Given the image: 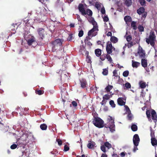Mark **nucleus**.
<instances>
[{
	"label": "nucleus",
	"instance_id": "f257e3e1",
	"mask_svg": "<svg viewBox=\"0 0 157 157\" xmlns=\"http://www.w3.org/2000/svg\"><path fill=\"white\" fill-rule=\"evenodd\" d=\"M64 40L63 39H57L51 43L52 44V48L53 51L54 52L56 50L61 48L62 47V43Z\"/></svg>",
	"mask_w": 157,
	"mask_h": 157
},
{
	"label": "nucleus",
	"instance_id": "f03ea898",
	"mask_svg": "<svg viewBox=\"0 0 157 157\" xmlns=\"http://www.w3.org/2000/svg\"><path fill=\"white\" fill-rule=\"evenodd\" d=\"M156 36L153 31H151L149 33L148 37L146 38V42L147 44H150L152 47H154L156 40Z\"/></svg>",
	"mask_w": 157,
	"mask_h": 157
},
{
	"label": "nucleus",
	"instance_id": "7ed1b4c3",
	"mask_svg": "<svg viewBox=\"0 0 157 157\" xmlns=\"http://www.w3.org/2000/svg\"><path fill=\"white\" fill-rule=\"evenodd\" d=\"M92 120L93 123L96 127L100 128L104 127V121L100 117L93 118Z\"/></svg>",
	"mask_w": 157,
	"mask_h": 157
},
{
	"label": "nucleus",
	"instance_id": "20e7f679",
	"mask_svg": "<svg viewBox=\"0 0 157 157\" xmlns=\"http://www.w3.org/2000/svg\"><path fill=\"white\" fill-rule=\"evenodd\" d=\"M37 32L39 36V38L37 40L38 42H41L42 41L43 38L44 37L46 32L44 29L42 28H39L37 29Z\"/></svg>",
	"mask_w": 157,
	"mask_h": 157
},
{
	"label": "nucleus",
	"instance_id": "39448f33",
	"mask_svg": "<svg viewBox=\"0 0 157 157\" xmlns=\"http://www.w3.org/2000/svg\"><path fill=\"white\" fill-rule=\"evenodd\" d=\"M98 31V25H93V28L88 33V35L92 36H94L97 35Z\"/></svg>",
	"mask_w": 157,
	"mask_h": 157
},
{
	"label": "nucleus",
	"instance_id": "423d86ee",
	"mask_svg": "<svg viewBox=\"0 0 157 157\" xmlns=\"http://www.w3.org/2000/svg\"><path fill=\"white\" fill-rule=\"evenodd\" d=\"M36 11L37 13L41 16V17L46 16L48 13L47 10L43 6L39 7Z\"/></svg>",
	"mask_w": 157,
	"mask_h": 157
},
{
	"label": "nucleus",
	"instance_id": "0eeeda50",
	"mask_svg": "<svg viewBox=\"0 0 157 157\" xmlns=\"http://www.w3.org/2000/svg\"><path fill=\"white\" fill-rule=\"evenodd\" d=\"M106 51L108 54H111L112 53V49L115 50V48L113 47L110 42L108 41L106 44Z\"/></svg>",
	"mask_w": 157,
	"mask_h": 157
},
{
	"label": "nucleus",
	"instance_id": "6e6552de",
	"mask_svg": "<svg viewBox=\"0 0 157 157\" xmlns=\"http://www.w3.org/2000/svg\"><path fill=\"white\" fill-rule=\"evenodd\" d=\"M145 10L143 7H140L137 10V13L139 15L142 14V17L145 18L147 15V13L145 11Z\"/></svg>",
	"mask_w": 157,
	"mask_h": 157
},
{
	"label": "nucleus",
	"instance_id": "1a4fd4ad",
	"mask_svg": "<svg viewBox=\"0 0 157 157\" xmlns=\"http://www.w3.org/2000/svg\"><path fill=\"white\" fill-rule=\"evenodd\" d=\"M138 54L139 57L140 58H145L146 56V53L141 47L140 46L138 49Z\"/></svg>",
	"mask_w": 157,
	"mask_h": 157
},
{
	"label": "nucleus",
	"instance_id": "9d476101",
	"mask_svg": "<svg viewBox=\"0 0 157 157\" xmlns=\"http://www.w3.org/2000/svg\"><path fill=\"white\" fill-rule=\"evenodd\" d=\"M133 141L135 146H138V145L140 141V139L138 134H135L134 135Z\"/></svg>",
	"mask_w": 157,
	"mask_h": 157
},
{
	"label": "nucleus",
	"instance_id": "9b49d317",
	"mask_svg": "<svg viewBox=\"0 0 157 157\" xmlns=\"http://www.w3.org/2000/svg\"><path fill=\"white\" fill-rule=\"evenodd\" d=\"M106 128H109L111 132H113L115 131V126L114 122L112 121L111 124L109 123V124L107 125L106 124H104V126Z\"/></svg>",
	"mask_w": 157,
	"mask_h": 157
},
{
	"label": "nucleus",
	"instance_id": "f8f14e48",
	"mask_svg": "<svg viewBox=\"0 0 157 157\" xmlns=\"http://www.w3.org/2000/svg\"><path fill=\"white\" fill-rule=\"evenodd\" d=\"M78 8L79 11L81 13L82 15L85 16L86 15V12L83 4L80 3L78 6Z\"/></svg>",
	"mask_w": 157,
	"mask_h": 157
},
{
	"label": "nucleus",
	"instance_id": "ddd939ff",
	"mask_svg": "<svg viewBox=\"0 0 157 157\" xmlns=\"http://www.w3.org/2000/svg\"><path fill=\"white\" fill-rule=\"evenodd\" d=\"M92 36H90L88 35L84 40V42L86 45L89 47H90L92 45V44L90 41V40L91 39Z\"/></svg>",
	"mask_w": 157,
	"mask_h": 157
},
{
	"label": "nucleus",
	"instance_id": "4468645a",
	"mask_svg": "<svg viewBox=\"0 0 157 157\" xmlns=\"http://www.w3.org/2000/svg\"><path fill=\"white\" fill-rule=\"evenodd\" d=\"M124 100L125 101L126 99L122 97L118 98L117 100V102L118 105L120 106H123L125 105V101H124Z\"/></svg>",
	"mask_w": 157,
	"mask_h": 157
},
{
	"label": "nucleus",
	"instance_id": "2eb2a0df",
	"mask_svg": "<svg viewBox=\"0 0 157 157\" xmlns=\"http://www.w3.org/2000/svg\"><path fill=\"white\" fill-rule=\"evenodd\" d=\"M27 108H25L23 109L21 107H18L17 108V111L20 115L22 116L23 114H25V111H27Z\"/></svg>",
	"mask_w": 157,
	"mask_h": 157
},
{
	"label": "nucleus",
	"instance_id": "dca6fc26",
	"mask_svg": "<svg viewBox=\"0 0 157 157\" xmlns=\"http://www.w3.org/2000/svg\"><path fill=\"white\" fill-rule=\"evenodd\" d=\"M81 87L82 88H87V82L85 79H82L80 81Z\"/></svg>",
	"mask_w": 157,
	"mask_h": 157
},
{
	"label": "nucleus",
	"instance_id": "f3484780",
	"mask_svg": "<svg viewBox=\"0 0 157 157\" xmlns=\"http://www.w3.org/2000/svg\"><path fill=\"white\" fill-rule=\"evenodd\" d=\"M18 26L19 25H18L17 23L13 24L11 25V26H10V28L11 29V30L12 31H14L13 33H15V30L17 29Z\"/></svg>",
	"mask_w": 157,
	"mask_h": 157
},
{
	"label": "nucleus",
	"instance_id": "a211bd4d",
	"mask_svg": "<svg viewBox=\"0 0 157 157\" xmlns=\"http://www.w3.org/2000/svg\"><path fill=\"white\" fill-rule=\"evenodd\" d=\"M141 63L142 67L144 68L147 67V59L144 58L142 59Z\"/></svg>",
	"mask_w": 157,
	"mask_h": 157
},
{
	"label": "nucleus",
	"instance_id": "6ab92c4d",
	"mask_svg": "<svg viewBox=\"0 0 157 157\" xmlns=\"http://www.w3.org/2000/svg\"><path fill=\"white\" fill-rule=\"evenodd\" d=\"M151 114L152 119L153 120H157V116L155 111L152 109L151 111Z\"/></svg>",
	"mask_w": 157,
	"mask_h": 157
},
{
	"label": "nucleus",
	"instance_id": "aec40b11",
	"mask_svg": "<svg viewBox=\"0 0 157 157\" xmlns=\"http://www.w3.org/2000/svg\"><path fill=\"white\" fill-rule=\"evenodd\" d=\"M95 145V144L94 142L90 141H89V143L87 145V147L89 149H91L93 148Z\"/></svg>",
	"mask_w": 157,
	"mask_h": 157
},
{
	"label": "nucleus",
	"instance_id": "412c9836",
	"mask_svg": "<svg viewBox=\"0 0 157 157\" xmlns=\"http://www.w3.org/2000/svg\"><path fill=\"white\" fill-rule=\"evenodd\" d=\"M95 54L97 57H99L101 54V50L99 48H97L95 50Z\"/></svg>",
	"mask_w": 157,
	"mask_h": 157
},
{
	"label": "nucleus",
	"instance_id": "4be33fe9",
	"mask_svg": "<svg viewBox=\"0 0 157 157\" xmlns=\"http://www.w3.org/2000/svg\"><path fill=\"white\" fill-rule=\"evenodd\" d=\"M140 64V63L135 61L133 60H132V66L134 68H137Z\"/></svg>",
	"mask_w": 157,
	"mask_h": 157
},
{
	"label": "nucleus",
	"instance_id": "5701e85b",
	"mask_svg": "<svg viewBox=\"0 0 157 157\" xmlns=\"http://www.w3.org/2000/svg\"><path fill=\"white\" fill-rule=\"evenodd\" d=\"M152 145L154 147H156L157 145V140L155 138L152 137L151 139Z\"/></svg>",
	"mask_w": 157,
	"mask_h": 157
},
{
	"label": "nucleus",
	"instance_id": "b1692460",
	"mask_svg": "<svg viewBox=\"0 0 157 157\" xmlns=\"http://www.w3.org/2000/svg\"><path fill=\"white\" fill-rule=\"evenodd\" d=\"M88 20L89 22L91 23L93 25H97V22L94 21V18L90 17L88 19Z\"/></svg>",
	"mask_w": 157,
	"mask_h": 157
},
{
	"label": "nucleus",
	"instance_id": "393cba45",
	"mask_svg": "<svg viewBox=\"0 0 157 157\" xmlns=\"http://www.w3.org/2000/svg\"><path fill=\"white\" fill-rule=\"evenodd\" d=\"M132 3V0H124V4L128 7L130 6Z\"/></svg>",
	"mask_w": 157,
	"mask_h": 157
},
{
	"label": "nucleus",
	"instance_id": "a878e982",
	"mask_svg": "<svg viewBox=\"0 0 157 157\" xmlns=\"http://www.w3.org/2000/svg\"><path fill=\"white\" fill-rule=\"evenodd\" d=\"M110 40L112 42L116 43L118 42V39L114 36H111Z\"/></svg>",
	"mask_w": 157,
	"mask_h": 157
},
{
	"label": "nucleus",
	"instance_id": "bb28decb",
	"mask_svg": "<svg viewBox=\"0 0 157 157\" xmlns=\"http://www.w3.org/2000/svg\"><path fill=\"white\" fill-rule=\"evenodd\" d=\"M113 86L112 85L108 84L105 88V90L107 92H110V90L113 89Z\"/></svg>",
	"mask_w": 157,
	"mask_h": 157
},
{
	"label": "nucleus",
	"instance_id": "cd10ccee",
	"mask_svg": "<svg viewBox=\"0 0 157 157\" xmlns=\"http://www.w3.org/2000/svg\"><path fill=\"white\" fill-rule=\"evenodd\" d=\"M47 125L44 123L40 125V128L42 130H46L47 128Z\"/></svg>",
	"mask_w": 157,
	"mask_h": 157
},
{
	"label": "nucleus",
	"instance_id": "c85d7f7f",
	"mask_svg": "<svg viewBox=\"0 0 157 157\" xmlns=\"http://www.w3.org/2000/svg\"><path fill=\"white\" fill-rule=\"evenodd\" d=\"M35 40L33 38H30L27 41V44L29 46H30L32 45L33 43L34 42Z\"/></svg>",
	"mask_w": 157,
	"mask_h": 157
},
{
	"label": "nucleus",
	"instance_id": "c756f323",
	"mask_svg": "<svg viewBox=\"0 0 157 157\" xmlns=\"http://www.w3.org/2000/svg\"><path fill=\"white\" fill-rule=\"evenodd\" d=\"M136 22L134 21H132L131 23V26L134 30H136L137 29V27L136 26Z\"/></svg>",
	"mask_w": 157,
	"mask_h": 157
},
{
	"label": "nucleus",
	"instance_id": "7c9ffc66",
	"mask_svg": "<svg viewBox=\"0 0 157 157\" xmlns=\"http://www.w3.org/2000/svg\"><path fill=\"white\" fill-rule=\"evenodd\" d=\"M124 20L126 22H130L131 21V18L130 16H125L124 17Z\"/></svg>",
	"mask_w": 157,
	"mask_h": 157
},
{
	"label": "nucleus",
	"instance_id": "2f4dec72",
	"mask_svg": "<svg viewBox=\"0 0 157 157\" xmlns=\"http://www.w3.org/2000/svg\"><path fill=\"white\" fill-rule=\"evenodd\" d=\"M104 144L105 145V147L107 148L108 150L111 147H112L111 144L109 143L108 142H106Z\"/></svg>",
	"mask_w": 157,
	"mask_h": 157
},
{
	"label": "nucleus",
	"instance_id": "473e14b6",
	"mask_svg": "<svg viewBox=\"0 0 157 157\" xmlns=\"http://www.w3.org/2000/svg\"><path fill=\"white\" fill-rule=\"evenodd\" d=\"M109 54H107L106 55V58L110 62V63H112V59L111 57L109 55Z\"/></svg>",
	"mask_w": 157,
	"mask_h": 157
},
{
	"label": "nucleus",
	"instance_id": "72a5a7b5",
	"mask_svg": "<svg viewBox=\"0 0 157 157\" xmlns=\"http://www.w3.org/2000/svg\"><path fill=\"white\" fill-rule=\"evenodd\" d=\"M131 129L133 131H136L137 130V127L136 125L135 124H133L131 126Z\"/></svg>",
	"mask_w": 157,
	"mask_h": 157
},
{
	"label": "nucleus",
	"instance_id": "f704fd0d",
	"mask_svg": "<svg viewBox=\"0 0 157 157\" xmlns=\"http://www.w3.org/2000/svg\"><path fill=\"white\" fill-rule=\"evenodd\" d=\"M35 92L36 94L39 95H41L44 94V92L43 90H36Z\"/></svg>",
	"mask_w": 157,
	"mask_h": 157
},
{
	"label": "nucleus",
	"instance_id": "c9c22d12",
	"mask_svg": "<svg viewBox=\"0 0 157 157\" xmlns=\"http://www.w3.org/2000/svg\"><path fill=\"white\" fill-rule=\"evenodd\" d=\"M93 13L92 11L90 9H87L86 10V14L90 16H92V15Z\"/></svg>",
	"mask_w": 157,
	"mask_h": 157
},
{
	"label": "nucleus",
	"instance_id": "e433bc0d",
	"mask_svg": "<svg viewBox=\"0 0 157 157\" xmlns=\"http://www.w3.org/2000/svg\"><path fill=\"white\" fill-rule=\"evenodd\" d=\"M110 95L108 94H105L103 97V100L102 101V102H103L104 100L105 99L106 100H108L109 99V98L110 97Z\"/></svg>",
	"mask_w": 157,
	"mask_h": 157
},
{
	"label": "nucleus",
	"instance_id": "4c0bfd02",
	"mask_svg": "<svg viewBox=\"0 0 157 157\" xmlns=\"http://www.w3.org/2000/svg\"><path fill=\"white\" fill-rule=\"evenodd\" d=\"M138 28L139 31L140 32H143L144 31V27L141 25H139Z\"/></svg>",
	"mask_w": 157,
	"mask_h": 157
},
{
	"label": "nucleus",
	"instance_id": "58836bf2",
	"mask_svg": "<svg viewBox=\"0 0 157 157\" xmlns=\"http://www.w3.org/2000/svg\"><path fill=\"white\" fill-rule=\"evenodd\" d=\"M151 112L149 110H147L146 114L148 119L150 118L151 117Z\"/></svg>",
	"mask_w": 157,
	"mask_h": 157
},
{
	"label": "nucleus",
	"instance_id": "ea45409f",
	"mask_svg": "<svg viewBox=\"0 0 157 157\" xmlns=\"http://www.w3.org/2000/svg\"><path fill=\"white\" fill-rule=\"evenodd\" d=\"M140 84L141 88H144L146 87V83L145 82H140Z\"/></svg>",
	"mask_w": 157,
	"mask_h": 157
},
{
	"label": "nucleus",
	"instance_id": "a19ab883",
	"mask_svg": "<svg viewBox=\"0 0 157 157\" xmlns=\"http://www.w3.org/2000/svg\"><path fill=\"white\" fill-rule=\"evenodd\" d=\"M110 105L113 108H115L116 106V104H115L114 101L113 100H111L109 102Z\"/></svg>",
	"mask_w": 157,
	"mask_h": 157
},
{
	"label": "nucleus",
	"instance_id": "79ce46f5",
	"mask_svg": "<svg viewBox=\"0 0 157 157\" xmlns=\"http://www.w3.org/2000/svg\"><path fill=\"white\" fill-rule=\"evenodd\" d=\"M106 55L105 54H102L100 56V59L104 61L105 60V59L106 58Z\"/></svg>",
	"mask_w": 157,
	"mask_h": 157
},
{
	"label": "nucleus",
	"instance_id": "37998d69",
	"mask_svg": "<svg viewBox=\"0 0 157 157\" xmlns=\"http://www.w3.org/2000/svg\"><path fill=\"white\" fill-rule=\"evenodd\" d=\"M102 73L104 75H107L108 74V69L106 68L103 69Z\"/></svg>",
	"mask_w": 157,
	"mask_h": 157
},
{
	"label": "nucleus",
	"instance_id": "c03bdc74",
	"mask_svg": "<svg viewBox=\"0 0 157 157\" xmlns=\"http://www.w3.org/2000/svg\"><path fill=\"white\" fill-rule=\"evenodd\" d=\"M73 37V34L72 33L70 34L67 38V40L70 41L72 40Z\"/></svg>",
	"mask_w": 157,
	"mask_h": 157
},
{
	"label": "nucleus",
	"instance_id": "a18cd8bd",
	"mask_svg": "<svg viewBox=\"0 0 157 157\" xmlns=\"http://www.w3.org/2000/svg\"><path fill=\"white\" fill-rule=\"evenodd\" d=\"M129 75V71H124L123 73V75L124 77H127Z\"/></svg>",
	"mask_w": 157,
	"mask_h": 157
},
{
	"label": "nucleus",
	"instance_id": "49530a36",
	"mask_svg": "<svg viewBox=\"0 0 157 157\" xmlns=\"http://www.w3.org/2000/svg\"><path fill=\"white\" fill-rule=\"evenodd\" d=\"M133 45V42L132 41H131L130 42H128L126 46L128 47V48H131L132 46Z\"/></svg>",
	"mask_w": 157,
	"mask_h": 157
},
{
	"label": "nucleus",
	"instance_id": "de8ad7c7",
	"mask_svg": "<svg viewBox=\"0 0 157 157\" xmlns=\"http://www.w3.org/2000/svg\"><path fill=\"white\" fill-rule=\"evenodd\" d=\"M105 145L104 144L102 145H101V146L100 148L101 150L104 152H106V149H105Z\"/></svg>",
	"mask_w": 157,
	"mask_h": 157
},
{
	"label": "nucleus",
	"instance_id": "09e8293b",
	"mask_svg": "<svg viewBox=\"0 0 157 157\" xmlns=\"http://www.w3.org/2000/svg\"><path fill=\"white\" fill-rule=\"evenodd\" d=\"M140 3L142 6H145L146 1L145 0H140Z\"/></svg>",
	"mask_w": 157,
	"mask_h": 157
},
{
	"label": "nucleus",
	"instance_id": "8fccbe9b",
	"mask_svg": "<svg viewBox=\"0 0 157 157\" xmlns=\"http://www.w3.org/2000/svg\"><path fill=\"white\" fill-rule=\"evenodd\" d=\"M69 150V147L66 144L64 146L63 151H67Z\"/></svg>",
	"mask_w": 157,
	"mask_h": 157
},
{
	"label": "nucleus",
	"instance_id": "3c124183",
	"mask_svg": "<svg viewBox=\"0 0 157 157\" xmlns=\"http://www.w3.org/2000/svg\"><path fill=\"white\" fill-rule=\"evenodd\" d=\"M84 32L83 31L81 30L79 32L78 34V36L79 37H82L83 35Z\"/></svg>",
	"mask_w": 157,
	"mask_h": 157
},
{
	"label": "nucleus",
	"instance_id": "603ef678",
	"mask_svg": "<svg viewBox=\"0 0 157 157\" xmlns=\"http://www.w3.org/2000/svg\"><path fill=\"white\" fill-rule=\"evenodd\" d=\"M56 141L58 142V144L59 145H61L62 144V140L59 139H57Z\"/></svg>",
	"mask_w": 157,
	"mask_h": 157
},
{
	"label": "nucleus",
	"instance_id": "864d4df0",
	"mask_svg": "<svg viewBox=\"0 0 157 157\" xmlns=\"http://www.w3.org/2000/svg\"><path fill=\"white\" fill-rule=\"evenodd\" d=\"M17 146V144H13L10 146V148L12 149H14L16 148Z\"/></svg>",
	"mask_w": 157,
	"mask_h": 157
},
{
	"label": "nucleus",
	"instance_id": "5fc2aeb1",
	"mask_svg": "<svg viewBox=\"0 0 157 157\" xmlns=\"http://www.w3.org/2000/svg\"><path fill=\"white\" fill-rule=\"evenodd\" d=\"M125 87L127 89L130 88L131 87V85L129 83L127 82L125 84Z\"/></svg>",
	"mask_w": 157,
	"mask_h": 157
},
{
	"label": "nucleus",
	"instance_id": "6e6d98bb",
	"mask_svg": "<svg viewBox=\"0 0 157 157\" xmlns=\"http://www.w3.org/2000/svg\"><path fill=\"white\" fill-rule=\"evenodd\" d=\"M39 1L42 3L44 5L49 2V0H39Z\"/></svg>",
	"mask_w": 157,
	"mask_h": 157
},
{
	"label": "nucleus",
	"instance_id": "4d7b16f0",
	"mask_svg": "<svg viewBox=\"0 0 157 157\" xmlns=\"http://www.w3.org/2000/svg\"><path fill=\"white\" fill-rule=\"evenodd\" d=\"M113 76L117 77L118 76V74L117 73V70H115L113 72Z\"/></svg>",
	"mask_w": 157,
	"mask_h": 157
},
{
	"label": "nucleus",
	"instance_id": "13d9d810",
	"mask_svg": "<svg viewBox=\"0 0 157 157\" xmlns=\"http://www.w3.org/2000/svg\"><path fill=\"white\" fill-rule=\"evenodd\" d=\"M71 104L75 108L77 106V103L75 101H73L71 102Z\"/></svg>",
	"mask_w": 157,
	"mask_h": 157
},
{
	"label": "nucleus",
	"instance_id": "bf43d9fd",
	"mask_svg": "<svg viewBox=\"0 0 157 157\" xmlns=\"http://www.w3.org/2000/svg\"><path fill=\"white\" fill-rule=\"evenodd\" d=\"M132 36L131 35H128L126 37V39L127 41L129 42L131 41V40L132 39Z\"/></svg>",
	"mask_w": 157,
	"mask_h": 157
},
{
	"label": "nucleus",
	"instance_id": "052dcab7",
	"mask_svg": "<svg viewBox=\"0 0 157 157\" xmlns=\"http://www.w3.org/2000/svg\"><path fill=\"white\" fill-rule=\"evenodd\" d=\"M103 19L104 21L105 22H107L109 20V18L107 16H104L103 18Z\"/></svg>",
	"mask_w": 157,
	"mask_h": 157
},
{
	"label": "nucleus",
	"instance_id": "680f3d73",
	"mask_svg": "<svg viewBox=\"0 0 157 157\" xmlns=\"http://www.w3.org/2000/svg\"><path fill=\"white\" fill-rule=\"evenodd\" d=\"M101 12L102 14H104L105 13V11L104 7H102L101 10Z\"/></svg>",
	"mask_w": 157,
	"mask_h": 157
},
{
	"label": "nucleus",
	"instance_id": "e2e57ef3",
	"mask_svg": "<svg viewBox=\"0 0 157 157\" xmlns=\"http://www.w3.org/2000/svg\"><path fill=\"white\" fill-rule=\"evenodd\" d=\"M109 121L108 123L109 124H111L112 121L114 122V120H113V118L109 116Z\"/></svg>",
	"mask_w": 157,
	"mask_h": 157
},
{
	"label": "nucleus",
	"instance_id": "0e129e2a",
	"mask_svg": "<svg viewBox=\"0 0 157 157\" xmlns=\"http://www.w3.org/2000/svg\"><path fill=\"white\" fill-rule=\"evenodd\" d=\"M92 115L93 116V118H95L96 117H98V114L96 112L93 113H92Z\"/></svg>",
	"mask_w": 157,
	"mask_h": 157
},
{
	"label": "nucleus",
	"instance_id": "69168bd1",
	"mask_svg": "<svg viewBox=\"0 0 157 157\" xmlns=\"http://www.w3.org/2000/svg\"><path fill=\"white\" fill-rule=\"evenodd\" d=\"M100 4L98 2H96V3L95 7L97 8L98 9L99 8V7H100Z\"/></svg>",
	"mask_w": 157,
	"mask_h": 157
},
{
	"label": "nucleus",
	"instance_id": "338daca9",
	"mask_svg": "<svg viewBox=\"0 0 157 157\" xmlns=\"http://www.w3.org/2000/svg\"><path fill=\"white\" fill-rule=\"evenodd\" d=\"M17 145H19L20 146H22L24 147L25 145L24 144H23L22 142L20 143V142H18V143L17 144Z\"/></svg>",
	"mask_w": 157,
	"mask_h": 157
},
{
	"label": "nucleus",
	"instance_id": "774afa93",
	"mask_svg": "<svg viewBox=\"0 0 157 157\" xmlns=\"http://www.w3.org/2000/svg\"><path fill=\"white\" fill-rule=\"evenodd\" d=\"M137 146H135L134 147L133 151L134 152H135L136 151V150H138V148H137Z\"/></svg>",
	"mask_w": 157,
	"mask_h": 157
}]
</instances>
